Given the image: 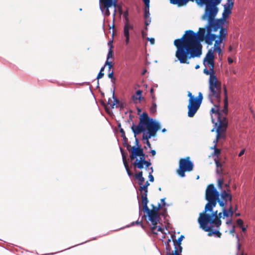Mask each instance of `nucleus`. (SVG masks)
<instances>
[{
	"label": "nucleus",
	"instance_id": "nucleus-27",
	"mask_svg": "<svg viewBox=\"0 0 255 255\" xmlns=\"http://www.w3.org/2000/svg\"><path fill=\"white\" fill-rule=\"evenodd\" d=\"M232 10L229 8H228L224 6V11L222 14V17L224 19H226L228 18L229 15L231 13Z\"/></svg>",
	"mask_w": 255,
	"mask_h": 255
},
{
	"label": "nucleus",
	"instance_id": "nucleus-46",
	"mask_svg": "<svg viewBox=\"0 0 255 255\" xmlns=\"http://www.w3.org/2000/svg\"><path fill=\"white\" fill-rule=\"evenodd\" d=\"M237 224L238 226L241 227L242 226H243V221L242 219H239L237 220Z\"/></svg>",
	"mask_w": 255,
	"mask_h": 255
},
{
	"label": "nucleus",
	"instance_id": "nucleus-19",
	"mask_svg": "<svg viewBox=\"0 0 255 255\" xmlns=\"http://www.w3.org/2000/svg\"><path fill=\"white\" fill-rule=\"evenodd\" d=\"M221 199L225 201H232V196L230 193H228L226 190H224L221 192Z\"/></svg>",
	"mask_w": 255,
	"mask_h": 255
},
{
	"label": "nucleus",
	"instance_id": "nucleus-45",
	"mask_svg": "<svg viewBox=\"0 0 255 255\" xmlns=\"http://www.w3.org/2000/svg\"><path fill=\"white\" fill-rule=\"evenodd\" d=\"M156 225H157V224ZM156 229H157V228H156ZM162 231H163V229H162V228L160 227V226H158L157 229V230L156 229L155 230V233H154V234L157 235V232H162ZM151 231H152L151 230ZM151 232L153 234H154V233H153L152 232Z\"/></svg>",
	"mask_w": 255,
	"mask_h": 255
},
{
	"label": "nucleus",
	"instance_id": "nucleus-56",
	"mask_svg": "<svg viewBox=\"0 0 255 255\" xmlns=\"http://www.w3.org/2000/svg\"><path fill=\"white\" fill-rule=\"evenodd\" d=\"M229 186H230V185H229V183H226V184H225V187L226 188H227V191H228V192H230V189H229Z\"/></svg>",
	"mask_w": 255,
	"mask_h": 255
},
{
	"label": "nucleus",
	"instance_id": "nucleus-16",
	"mask_svg": "<svg viewBox=\"0 0 255 255\" xmlns=\"http://www.w3.org/2000/svg\"><path fill=\"white\" fill-rule=\"evenodd\" d=\"M217 37V35L215 34L211 33L210 30H207V33L204 40L207 44L211 45L213 44V41L215 40Z\"/></svg>",
	"mask_w": 255,
	"mask_h": 255
},
{
	"label": "nucleus",
	"instance_id": "nucleus-23",
	"mask_svg": "<svg viewBox=\"0 0 255 255\" xmlns=\"http://www.w3.org/2000/svg\"><path fill=\"white\" fill-rule=\"evenodd\" d=\"M227 34V31L226 28L222 26L220 30L219 35L217 38L221 39V40H225Z\"/></svg>",
	"mask_w": 255,
	"mask_h": 255
},
{
	"label": "nucleus",
	"instance_id": "nucleus-63",
	"mask_svg": "<svg viewBox=\"0 0 255 255\" xmlns=\"http://www.w3.org/2000/svg\"><path fill=\"white\" fill-rule=\"evenodd\" d=\"M123 138L124 142H128V138H127L126 136L125 135V137H122Z\"/></svg>",
	"mask_w": 255,
	"mask_h": 255
},
{
	"label": "nucleus",
	"instance_id": "nucleus-34",
	"mask_svg": "<svg viewBox=\"0 0 255 255\" xmlns=\"http://www.w3.org/2000/svg\"><path fill=\"white\" fill-rule=\"evenodd\" d=\"M149 7L145 6L144 9V19L148 18L149 16L150 13H149Z\"/></svg>",
	"mask_w": 255,
	"mask_h": 255
},
{
	"label": "nucleus",
	"instance_id": "nucleus-6",
	"mask_svg": "<svg viewBox=\"0 0 255 255\" xmlns=\"http://www.w3.org/2000/svg\"><path fill=\"white\" fill-rule=\"evenodd\" d=\"M221 83L218 80L216 76H212L209 80V93L208 98L210 101H214L219 104L221 102Z\"/></svg>",
	"mask_w": 255,
	"mask_h": 255
},
{
	"label": "nucleus",
	"instance_id": "nucleus-29",
	"mask_svg": "<svg viewBox=\"0 0 255 255\" xmlns=\"http://www.w3.org/2000/svg\"><path fill=\"white\" fill-rule=\"evenodd\" d=\"M203 72L206 75H210L209 78H211L212 75L216 76L214 73V68H213L212 70L211 69V67H209V70L204 69Z\"/></svg>",
	"mask_w": 255,
	"mask_h": 255
},
{
	"label": "nucleus",
	"instance_id": "nucleus-54",
	"mask_svg": "<svg viewBox=\"0 0 255 255\" xmlns=\"http://www.w3.org/2000/svg\"><path fill=\"white\" fill-rule=\"evenodd\" d=\"M106 8V10L105 11V14L107 16H109L110 15V12L109 11V8Z\"/></svg>",
	"mask_w": 255,
	"mask_h": 255
},
{
	"label": "nucleus",
	"instance_id": "nucleus-61",
	"mask_svg": "<svg viewBox=\"0 0 255 255\" xmlns=\"http://www.w3.org/2000/svg\"><path fill=\"white\" fill-rule=\"evenodd\" d=\"M152 156H154L156 154V151L155 150H151L150 152Z\"/></svg>",
	"mask_w": 255,
	"mask_h": 255
},
{
	"label": "nucleus",
	"instance_id": "nucleus-35",
	"mask_svg": "<svg viewBox=\"0 0 255 255\" xmlns=\"http://www.w3.org/2000/svg\"><path fill=\"white\" fill-rule=\"evenodd\" d=\"M156 111V105L155 103H153L150 108V112L151 114H154Z\"/></svg>",
	"mask_w": 255,
	"mask_h": 255
},
{
	"label": "nucleus",
	"instance_id": "nucleus-42",
	"mask_svg": "<svg viewBox=\"0 0 255 255\" xmlns=\"http://www.w3.org/2000/svg\"><path fill=\"white\" fill-rule=\"evenodd\" d=\"M124 146L127 148V149L130 152V148H131L132 146H130L128 142H124Z\"/></svg>",
	"mask_w": 255,
	"mask_h": 255
},
{
	"label": "nucleus",
	"instance_id": "nucleus-17",
	"mask_svg": "<svg viewBox=\"0 0 255 255\" xmlns=\"http://www.w3.org/2000/svg\"><path fill=\"white\" fill-rule=\"evenodd\" d=\"M100 1L104 8H109L112 5L116 7L117 6L116 0H100Z\"/></svg>",
	"mask_w": 255,
	"mask_h": 255
},
{
	"label": "nucleus",
	"instance_id": "nucleus-18",
	"mask_svg": "<svg viewBox=\"0 0 255 255\" xmlns=\"http://www.w3.org/2000/svg\"><path fill=\"white\" fill-rule=\"evenodd\" d=\"M208 227L210 228V230L209 231L204 230L205 232H208V236H212L213 235H215L217 237L221 238L222 234L220 232L219 230L213 231V227H215V226L213 225H208Z\"/></svg>",
	"mask_w": 255,
	"mask_h": 255
},
{
	"label": "nucleus",
	"instance_id": "nucleus-9",
	"mask_svg": "<svg viewBox=\"0 0 255 255\" xmlns=\"http://www.w3.org/2000/svg\"><path fill=\"white\" fill-rule=\"evenodd\" d=\"M194 164L190 160V157L188 156L184 158H181L179 162V168L177 170V173L181 177L185 176V172H190L193 170Z\"/></svg>",
	"mask_w": 255,
	"mask_h": 255
},
{
	"label": "nucleus",
	"instance_id": "nucleus-12",
	"mask_svg": "<svg viewBox=\"0 0 255 255\" xmlns=\"http://www.w3.org/2000/svg\"><path fill=\"white\" fill-rule=\"evenodd\" d=\"M204 64L211 67L212 70L214 68V55L212 50H210L207 52L204 59Z\"/></svg>",
	"mask_w": 255,
	"mask_h": 255
},
{
	"label": "nucleus",
	"instance_id": "nucleus-26",
	"mask_svg": "<svg viewBox=\"0 0 255 255\" xmlns=\"http://www.w3.org/2000/svg\"><path fill=\"white\" fill-rule=\"evenodd\" d=\"M142 91L140 90H137L135 92V95L132 96V98L133 101L140 100L141 99H143L141 97V94Z\"/></svg>",
	"mask_w": 255,
	"mask_h": 255
},
{
	"label": "nucleus",
	"instance_id": "nucleus-50",
	"mask_svg": "<svg viewBox=\"0 0 255 255\" xmlns=\"http://www.w3.org/2000/svg\"><path fill=\"white\" fill-rule=\"evenodd\" d=\"M144 2L145 6L149 7V2L150 0H142Z\"/></svg>",
	"mask_w": 255,
	"mask_h": 255
},
{
	"label": "nucleus",
	"instance_id": "nucleus-40",
	"mask_svg": "<svg viewBox=\"0 0 255 255\" xmlns=\"http://www.w3.org/2000/svg\"><path fill=\"white\" fill-rule=\"evenodd\" d=\"M214 51L218 52L219 55L222 53V49L220 46H214Z\"/></svg>",
	"mask_w": 255,
	"mask_h": 255
},
{
	"label": "nucleus",
	"instance_id": "nucleus-51",
	"mask_svg": "<svg viewBox=\"0 0 255 255\" xmlns=\"http://www.w3.org/2000/svg\"><path fill=\"white\" fill-rule=\"evenodd\" d=\"M147 40L150 42L151 44H154L155 40L153 38H147Z\"/></svg>",
	"mask_w": 255,
	"mask_h": 255
},
{
	"label": "nucleus",
	"instance_id": "nucleus-43",
	"mask_svg": "<svg viewBox=\"0 0 255 255\" xmlns=\"http://www.w3.org/2000/svg\"><path fill=\"white\" fill-rule=\"evenodd\" d=\"M106 65H107L109 67V69H111L112 66H113V65H112V62H110L109 60H107L106 63H105V66H106Z\"/></svg>",
	"mask_w": 255,
	"mask_h": 255
},
{
	"label": "nucleus",
	"instance_id": "nucleus-20",
	"mask_svg": "<svg viewBox=\"0 0 255 255\" xmlns=\"http://www.w3.org/2000/svg\"><path fill=\"white\" fill-rule=\"evenodd\" d=\"M121 150L122 154V158H123V163H124V166L125 167V168L127 170V172L129 176H131V175H132V173L130 171L129 168L128 167V162L127 161L126 156L123 153V150L122 148L121 149Z\"/></svg>",
	"mask_w": 255,
	"mask_h": 255
},
{
	"label": "nucleus",
	"instance_id": "nucleus-2",
	"mask_svg": "<svg viewBox=\"0 0 255 255\" xmlns=\"http://www.w3.org/2000/svg\"><path fill=\"white\" fill-rule=\"evenodd\" d=\"M160 128V124L152 118H150L146 112H143L139 117L138 125L135 126L132 124L131 127L135 136L141 132L143 133L142 140H145L144 143L149 148L151 147V144L148 139L152 136H155L157 131Z\"/></svg>",
	"mask_w": 255,
	"mask_h": 255
},
{
	"label": "nucleus",
	"instance_id": "nucleus-7",
	"mask_svg": "<svg viewBox=\"0 0 255 255\" xmlns=\"http://www.w3.org/2000/svg\"><path fill=\"white\" fill-rule=\"evenodd\" d=\"M220 197L219 192L215 187L214 185L210 184L207 187L205 192V199L208 201L205 206V211H213V209L216 207L218 199Z\"/></svg>",
	"mask_w": 255,
	"mask_h": 255
},
{
	"label": "nucleus",
	"instance_id": "nucleus-37",
	"mask_svg": "<svg viewBox=\"0 0 255 255\" xmlns=\"http://www.w3.org/2000/svg\"><path fill=\"white\" fill-rule=\"evenodd\" d=\"M150 169L151 170V172L149 173L148 178L149 181L152 182L154 181V177L152 175V172L153 171V169L152 167L150 168Z\"/></svg>",
	"mask_w": 255,
	"mask_h": 255
},
{
	"label": "nucleus",
	"instance_id": "nucleus-25",
	"mask_svg": "<svg viewBox=\"0 0 255 255\" xmlns=\"http://www.w3.org/2000/svg\"><path fill=\"white\" fill-rule=\"evenodd\" d=\"M134 168L135 169L136 168L141 169L143 168L144 165L141 161H138V159H136L134 162L132 163Z\"/></svg>",
	"mask_w": 255,
	"mask_h": 255
},
{
	"label": "nucleus",
	"instance_id": "nucleus-62",
	"mask_svg": "<svg viewBox=\"0 0 255 255\" xmlns=\"http://www.w3.org/2000/svg\"><path fill=\"white\" fill-rule=\"evenodd\" d=\"M235 226H233V228L230 230V233L231 234H233V233H235Z\"/></svg>",
	"mask_w": 255,
	"mask_h": 255
},
{
	"label": "nucleus",
	"instance_id": "nucleus-39",
	"mask_svg": "<svg viewBox=\"0 0 255 255\" xmlns=\"http://www.w3.org/2000/svg\"><path fill=\"white\" fill-rule=\"evenodd\" d=\"M108 76L109 78L112 79V81L113 83L115 82V81H116V78L114 76L113 71H112L111 72L109 73Z\"/></svg>",
	"mask_w": 255,
	"mask_h": 255
},
{
	"label": "nucleus",
	"instance_id": "nucleus-22",
	"mask_svg": "<svg viewBox=\"0 0 255 255\" xmlns=\"http://www.w3.org/2000/svg\"><path fill=\"white\" fill-rule=\"evenodd\" d=\"M134 177L135 179L138 180V183L139 185L143 184L145 179L143 177V172L142 171H139L137 173H136L134 175Z\"/></svg>",
	"mask_w": 255,
	"mask_h": 255
},
{
	"label": "nucleus",
	"instance_id": "nucleus-33",
	"mask_svg": "<svg viewBox=\"0 0 255 255\" xmlns=\"http://www.w3.org/2000/svg\"><path fill=\"white\" fill-rule=\"evenodd\" d=\"M233 5L234 2L232 0H228L227 4L224 6L232 10Z\"/></svg>",
	"mask_w": 255,
	"mask_h": 255
},
{
	"label": "nucleus",
	"instance_id": "nucleus-11",
	"mask_svg": "<svg viewBox=\"0 0 255 255\" xmlns=\"http://www.w3.org/2000/svg\"><path fill=\"white\" fill-rule=\"evenodd\" d=\"M174 235H172L171 237L173 239V244L174 246V253L172 255H182L181 253L182 252V247H181V242L184 238L183 235L180 236L177 240L173 239Z\"/></svg>",
	"mask_w": 255,
	"mask_h": 255
},
{
	"label": "nucleus",
	"instance_id": "nucleus-31",
	"mask_svg": "<svg viewBox=\"0 0 255 255\" xmlns=\"http://www.w3.org/2000/svg\"><path fill=\"white\" fill-rule=\"evenodd\" d=\"M217 203H219L220 207L222 208V209L225 208V205L227 204V202L225 201L222 199L220 198V197L218 199Z\"/></svg>",
	"mask_w": 255,
	"mask_h": 255
},
{
	"label": "nucleus",
	"instance_id": "nucleus-8",
	"mask_svg": "<svg viewBox=\"0 0 255 255\" xmlns=\"http://www.w3.org/2000/svg\"><path fill=\"white\" fill-rule=\"evenodd\" d=\"M203 95L201 92L198 93L197 97L194 99H189L188 105V116L193 117L200 107L203 101Z\"/></svg>",
	"mask_w": 255,
	"mask_h": 255
},
{
	"label": "nucleus",
	"instance_id": "nucleus-10",
	"mask_svg": "<svg viewBox=\"0 0 255 255\" xmlns=\"http://www.w3.org/2000/svg\"><path fill=\"white\" fill-rule=\"evenodd\" d=\"M216 129V139L214 141V143L217 144L219 139L221 138H225L226 135L225 132L228 126V121L226 122H220V123L218 124Z\"/></svg>",
	"mask_w": 255,
	"mask_h": 255
},
{
	"label": "nucleus",
	"instance_id": "nucleus-55",
	"mask_svg": "<svg viewBox=\"0 0 255 255\" xmlns=\"http://www.w3.org/2000/svg\"><path fill=\"white\" fill-rule=\"evenodd\" d=\"M244 153H245V149H243V150H242L240 152V153H239L238 156H239V157H240V156H241L242 155H243L244 154Z\"/></svg>",
	"mask_w": 255,
	"mask_h": 255
},
{
	"label": "nucleus",
	"instance_id": "nucleus-14",
	"mask_svg": "<svg viewBox=\"0 0 255 255\" xmlns=\"http://www.w3.org/2000/svg\"><path fill=\"white\" fill-rule=\"evenodd\" d=\"M127 22L125 23L124 28V34L126 37V43L128 44L129 41V30L133 29V26L128 22V18H126Z\"/></svg>",
	"mask_w": 255,
	"mask_h": 255
},
{
	"label": "nucleus",
	"instance_id": "nucleus-15",
	"mask_svg": "<svg viewBox=\"0 0 255 255\" xmlns=\"http://www.w3.org/2000/svg\"><path fill=\"white\" fill-rule=\"evenodd\" d=\"M141 148L140 147L132 146L129 152V158L131 160L135 159L137 156L142 154Z\"/></svg>",
	"mask_w": 255,
	"mask_h": 255
},
{
	"label": "nucleus",
	"instance_id": "nucleus-30",
	"mask_svg": "<svg viewBox=\"0 0 255 255\" xmlns=\"http://www.w3.org/2000/svg\"><path fill=\"white\" fill-rule=\"evenodd\" d=\"M119 103V101L117 99H116L114 102H112V100L109 99L108 101V105L110 106V108H114L116 104Z\"/></svg>",
	"mask_w": 255,
	"mask_h": 255
},
{
	"label": "nucleus",
	"instance_id": "nucleus-1",
	"mask_svg": "<svg viewBox=\"0 0 255 255\" xmlns=\"http://www.w3.org/2000/svg\"><path fill=\"white\" fill-rule=\"evenodd\" d=\"M206 29V27L199 28L197 33L192 30H186L181 38L174 41L176 47L175 57L180 63L188 64L190 59L201 56L202 48L201 42L205 38Z\"/></svg>",
	"mask_w": 255,
	"mask_h": 255
},
{
	"label": "nucleus",
	"instance_id": "nucleus-24",
	"mask_svg": "<svg viewBox=\"0 0 255 255\" xmlns=\"http://www.w3.org/2000/svg\"><path fill=\"white\" fill-rule=\"evenodd\" d=\"M214 160L217 167L216 172L218 174H221L222 173V165L217 158H215Z\"/></svg>",
	"mask_w": 255,
	"mask_h": 255
},
{
	"label": "nucleus",
	"instance_id": "nucleus-57",
	"mask_svg": "<svg viewBox=\"0 0 255 255\" xmlns=\"http://www.w3.org/2000/svg\"><path fill=\"white\" fill-rule=\"evenodd\" d=\"M141 152H142V153H141L142 154H141L140 155H139L138 156H139V157H145V154H144V152H143V149H142V148H141Z\"/></svg>",
	"mask_w": 255,
	"mask_h": 255
},
{
	"label": "nucleus",
	"instance_id": "nucleus-41",
	"mask_svg": "<svg viewBox=\"0 0 255 255\" xmlns=\"http://www.w3.org/2000/svg\"><path fill=\"white\" fill-rule=\"evenodd\" d=\"M104 73L103 72H101V71H100V72L98 74V75L97 76V79L98 80L97 83H98V85H99V80L100 79H101V78H102L104 76Z\"/></svg>",
	"mask_w": 255,
	"mask_h": 255
},
{
	"label": "nucleus",
	"instance_id": "nucleus-3",
	"mask_svg": "<svg viewBox=\"0 0 255 255\" xmlns=\"http://www.w3.org/2000/svg\"><path fill=\"white\" fill-rule=\"evenodd\" d=\"M208 212L204 210L203 212L199 214L198 222L200 227L203 230L209 231L210 228L208 227V225H213L217 229H219L222 224L221 218L223 212L218 213L217 210L213 211L211 214L207 213Z\"/></svg>",
	"mask_w": 255,
	"mask_h": 255
},
{
	"label": "nucleus",
	"instance_id": "nucleus-13",
	"mask_svg": "<svg viewBox=\"0 0 255 255\" xmlns=\"http://www.w3.org/2000/svg\"><path fill=\"white\" fill-rule=\"evenodd\" d=\"M208 24L206 26L207 30H210L211 31H216L219 28H221L222 26H221V23L219 22V21H216L215 19H212L208 20Z\"/></svg>",
	"mask_w": 255,
	"mask_h": 255
},
{
	"label": "nucleus",
	"instance_id": "nucleus-44",
	"mask_svg": "<svg viewBox=\"0 0 255 255\" xmlns=\"http://www.w3.org/2000/svg\"><path fill=\"white\" fill-rule=\"evenodd\" d=\"M223 40H221V39H219L218 40L215 39L214 46H219L220 44L222 43Z\"/></svg>",
	"mask_w": 255,
	"mask_h": 255
},
{
	"label": "nucleus",
	"instance_id": "nucleus-58",
	"mask_svg": "<svg viewBox=\"0 0 255 255\" xmlns=\"http://www.w3.org/2000/svg\"><path fill=\"white\" fill-rule=\"evenodd\" d=\"M165 198H162V199H161V202H162V206H165V205H166V203H165Z\"/></svg>",
	"mask_w": 255,
	"mask_h": 255
},
{
	"label": "nucleus",
	"instance_id": "nucleus-5",
	"mask_svg": "<svg viewBox=\"0 0 255 255\" xmlns=\"http://www.w3.org/2000/svg\"><path fill=\"white\" fill-rule=\"evenodd\" d=\"M224 109H223L221 112H219V104L216 102V104L215 105V107L212 108L211 110V115L212 116V121L213 123H215L216 126H217L218 123H220V122H226L228 121L226 116L228 112V95L227 90L226 87L224 86Z\"/></svg>",
	"mask_w": 255,
	"mask_h": 255
},
{
	"label": "nucleus",
	"instance_id": "nucleus-64",
	"mask_svg": "<svg viewBox=\"0 0 255 255\" xmlns=\"http://www.w3.org/2000/svg\"><path fill=\"white\" fill-rule=\"evenodd\" d=\"M228 62L229 64H231L233 62V60L232 58H228Z\"/></svg>",
	"mask_w": 255,
	"mask_h": 255
},
{
	"label": "nucleus",
	"instance_id": "nucleus-4",
	"mask_svg": "<svg viewBox=\"0 0 255 255\" xmlns=\"http://www.w3.org/2000/svg\"><path fill=\"white\" fill-rule=\"evenodd\" d=\"M141 198V203L142 205L143 211L145 213L144 216L147 217L148 220L151 222L152 227H151V231L153 233L155 232L156 229V225L159 222V210L161 208V205L158 203L157 206L152 204L151 205L152 209H150L148 206V200L147 199V194H140Z\"/></svg>",
	"mask_w": 255,
	"mask_h": 255
},
{
	"label": "nucleus",
	"instance_id": "nucleus-52",
	"mask_svg": "<svg viewBox=\"0 0 255 255\" xmlns=\"http://www.w3.org/2000/svg\"><path fill=\"white\" fill-rule=\"evenodd\" d=\"M187 96L189 98V99H194L195 98L194 96L192 95V93L190 92H188Z\"/></svg>",
	"mask_w": 255,
	"mask_h": 255
},
{
	"label": "nucleus",
	"instance_id": "nucleus-36",
	"mask_svg": "<svg viewBox=\"0 0 255 255\" xmlns=\"http://www.w3.org/2000/svg\"><path fill=\"white\" fill-rule=\"evenodd\" d=\"M113 47V46L111 45V46L110 47V48L109 50L108 54L107 55V59L108 60H109V59L110 58H111L113 57V51L112 50Z\"/></svg>",
	"mask_w": 255,
	"mask_h": 255
},
{
	"label": "nucleus",
	"instance_id": "nucleus-32",
	"mask_svg": "<svg viewBox=\"0 0 255 255\" xmlns=\"http://www.w3.org/2000/svg\"><path fill=\"white\" fill-rule=\"evenodd\" d=\"M214 153L213 154V156H216L217 157H218V156L221 153V150L220 149L217 148L216 147V143L214 145Z\"/></svg>",
	"mask_w": 255,
	"mask_h": 255
},
{
	"label": "nucleus",
	"instance_id": "nucleus-60",
	"mask_svg": "<svg viewBox=\"0 0 255 255\" xmlns=\"http://www.w3.org/2000/svg\"><path fill=\"white\" fill-rule=\"evenodd\" d=\"M134 224H136L137 225H140L142 227V224L141 222L136 221L135 223H134V222L132 223V225H133Z\"/></svg>",
	"mask_w": 255,
	"mask_h": 255
},
{
	"label": "nucleus",
	"instance_id": "nucleus-48",
	"mask_svg": "<svg viewBox=\"0 0 255 255\" xmlns=\"http://www.w3.org/2000/svg\"><path fill=\"white\" fill-rule=\"evenodd\" d=\"M150 19H148V18H146V19H145V22H144V23H145V25H146V27H145V29H147V26L149 24V23H150Z\"/></svg>",
	"mask_w": 255,
	"mask_h": 255
},
{
	"label": "nucleus",
	"instance_id": "nucleus-47",
	"mask_svg": "<svg viewBox=\"0 0 255 255\" xmlns=\"http://www.w3.org/2000/svg\"><path fill=\"white\" fill-rule=\"evenodd\" d=\"M144 164L145 165L146 169L148 168L149 166L151 164L150 161L145 160V161H144Z\"/></svg>",
	"mask_w": 255,
	"mask_h": 255
},
{
	"label": "nucleus",
	"instance_id": "nucleus-38",
	"mask_svg": "<svg viewBox=\"0 0 255 255\" xmlns=\"http://www.w3.org/2000/svg\"><path fill=\"white\" fill-rule=\"evenodd\" d=\"M224 183L223 178H220L218 180V187L219 189H221L222 185Z\"/></svg>",
	"mask_w": 255,
	"mask_h": 255
},
{
	"label": "nucleus",
	"instance_id": "nucleus-49",
	"mask_svg": "<svg viewBox=\"0 0 255 255\" xmlns=\"http://www.w3.org/2000/svg\"><path fill=\"white\" fill-rule=\"evenodd\" d=\"M120 132L121 133V136L122 137H125L126 135L125 132L123 128H120Z\"/></svg>",
	"mask_w": 255,
	"mask_h": 255
},
{
	"label": "nucleus",
	"instance_id": "nucleus-53",
	"mask_svg": "<svg viewBox=\"0 0 255 255\" xmlns=\"http://www.w3.org/2000/svg\"><path fill=\"white\" fill-rule=\"evenodd\" d=\"M147 35V33L144 30L141 31V36L143 38H144Z\"/></svg>",
	"mask_w": 255,
	"mask_h": 255
},
{
	"label": "nucleus",
	"instance_id": "nucleus-21",
	"mask_svg": "<svg viewBox=\"0 0 255 255\" xmlns=\"http://www.w3.org/2000/svg\"><path fill=\"white\" fill-rule=\"evenodd\" d=\"M222 211L224 218L229 216L231 217L234 214L232 206H230L228 209H226V208L222 209Z\"/></svg>",
	"mask_w": 255,
	"mask_h": 255
},
{
	"label": "nucleus",
	"instance_id": "nucleus-28",
	"mask_svg": "<svg viewBox=\"0 0 255 255\" xmlns=\"http://www.w3.org/2000/svg\"><path fill=\"white\" fill-rule=\"evenodd\" d=\"M139 186L138 190L140 191V194H147L148 187L143 184Z\"/></svg>",
	"mask_w": 255,
	"mask_h": 255
},
{
	"label": "nucleus",
	"instance_id": "nucleus-59",
	"mask_svg": "<svg viewBox=\"0 0 255 255\" xmlns=\"http://www.w3.org/2000/svg\"><path fill=\"white\" fill-rule=\"evenodd\" d=\"M139 160L138 161H141V162L144 163V161H145V157H139Z\"/></svg>",
	"mask_w": 255,
	"mask_h": 255
}]
</instances>
